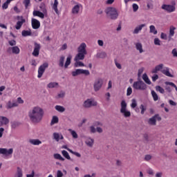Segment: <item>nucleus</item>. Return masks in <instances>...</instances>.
<instances>
[{"instance_id": "nucleus-63", "label": "nucleus", "mask_w": 177, "mask_h": 177, "mask_svg": "<svg viewBox=\"0 0 177 177\" xmlns=\"http://www.w3.org/2000/svg\"><path fill=\"white\" fill-rule=\"evenodd\" d=\"M153 117H155V120L157 121H161V117H160V115L156 114Z\"/></svg>"}, {"instance_id": "nucleus-44", "label": "nucleus", "mask_w": 177, "mask_h": 177, "mask_svg": "<svg viewBox=\"0 0 177 177\" xmlns=\"http://www.w3.org/2000/svg\"><path fill=\"white\" fill-rule=\"evenodd\" d=\"M81 74V69H76L75 71L72 72L73 77H77Z\"/></svg>"}, {"instance_id": "nucleus-50", "label": "nucleus", "mask_w": 177, "mask_h": 177, "mask_svg": "<svg viewBox=\"0 0 177 177\" xmlns=\"http://www.w3.org/2000/svg\"><path fill=\"white\" fill-rule=\"evenodd\" d=\"M136 106H138V103L136 102V100L133 99L131 106L132 109H135V107H136Z\"/></svg>"}, {"instance_id": "nucleus-42", "label": "nucleus", "mask_w": 177, "mask_h": 177, "mask_svg": "<svg viewBox=\"0 0 177 177\" xmlns=\"http://www.w3.org/2000/svg\"><path fill=\"white\" fill-rule=\"evenodd\" d=\"M59 67H64V56H61L59 57Z\"/></svg>"}, {"instance_id": "nucleus-12", "label": "nucleus", "mask_w": 177, "mask_h": 177, "mask_svg": "<svg viewBox=\"0 0 177 177\" xmlns=\"http://www.w3.org/2000/svg\"><path fill=\"white\" fill-rule=\"evenodd\" d=\"M8 53H13L14 55H19L20 53V48L17 46L9 47L7 50Z\"/></svg>"}, {"instance_id": "nucleus-13", "label": "nucleus", "mask_w": 177, "mask_h": 177, "mask_svg": "<svg viewBox=\"0 0 177 177\" xmlns=\"http://www.w3.org/2000/svg\"><path fill=\"white\" fill-rule=\"evenodd\" d=\"M0 154H4V156H10V154H13V149L10 148L8 150L6 148H0Z\"/></svg>"}, {"instance_id": "nucleus-16", "label": "nucleus", "mask_w": 177, "mask_h": 177, "mask_svg": "<svg viewBox=\"0 0 177 177\" xmlns=\"http://www.w3.org/2000/svg\"><path fill=\"white\" fill-rule=\"evenodd\" d=\"M57 6H59V1L57 0H54V3L52 6V9L54 10V12H55L56 15L59 16L60 15V12H59Z\"/></svg>"}, {"instance_id": "nucleus-6", "label": "nucleus", "mask_w": 177, "mask_h": 177, "mask_svg": "<svg viewBox=\"0 0 177 177\" xmlns=\"http://www.w3.org/2000/svg\"><path fill=\"white\" fill-rule=\"evenodd\" d=\"M120 106V113L123 114L124 117H125L126 118L129 117L131 115V112L127 110V102H125V100H122L121 102Z\"/></svg>"}, {"instance_id": "nucleus-58", "label": "nucleus", "mask_w": 177, "mask_h": 177, "mask_svg": "<svg viewBox=\"0 0 177 177\" xmlns=\"http://www.w3.org/2000/svg\"><path fill=\"white\" fill-rule=\"evenodd\" d=\"M165 91L168 92L169 93H171L172 92V88L169 86H166L165 88Z\"/></svg>"}, {"instance_id": "nucleus-57", "label": "nucleus", "mask_w": 177, "mask_h": 177, "mask_svg": "<svg viewBox=\"0 0 177 177\" xmlns=\"http://www.w3.org/2000/svg\"><path fill=\"white\" fill-rule=\"evenodd\" d=\"M17 103H18L19 104H23V103H24V100H23V99H21V97H19L17 98Z\"/></svg>"}, {"instance_id": "nucleus-1", "label": "nucleus", "mask_w": 177, "mask_h": 177, "mask_svg": "<svg viewBox=\"0 0 177 177\" xmlns=\"http://www.w3.org/2000/svg\"><path fill=\"white\" fill-rule=\"evenodd\" d=\"M45 112L39 106H35L28 112V117L33 124H39L42 121Z\"/></svg>"}, {"instance_id": "nucleus-35", "label": "nucleus", "mask_w": 177, "mask_h": 177, "mask_svg": "<svg viewBox=\"0 0 177 177\" xmlns=\"http://www.w3.org/2000/svg\"><path fill=\"white\" fill-rule=\"evenodd\" d=\"M150 32L154 34V35H157V30H156V26L154 25H151L149 26Z\"/></svg>"}, {"instance_id": "nucleus-31", "label": "nucleus", "mask_w": 177, "mask_h": 177, "mask_svg": "<svg viewBox=\"0 0 177 177\" xmlns=\"http://www.w3.org/2000/svg\"><path fill=\"white\" fill-rule=\"evenodd\" d=\"M68 131L71 133L73 139H78V134H77V132H75V131L71 129H69Z\"/></svg>"}, {"instance_id": "nucleus-49", "label": "nucleus", "mask_w": 177, "mask_h": 177, "mask_svg": "<svg viewBox=\"0 0 177 177\" xmlns=\"http://www.w3.org/2000/svg\"><path fill=\"white\" fill-rule=\"evenodd\" d=\"M64 95H66V93L63 91H61L57 96L56 97L57 99H62L63 97H64Z\"/></svg>"}, {"instance_id": "nucleus-34", "label": "nucleus", "mask_w": 177, "mask_h": 177, "mask_svg": "<svg viewBox=\"0 0 177 177\" xmlns=\"http://www.w3.org/2000/svg\"><path fill=\"white\" fill-rule=\"evenodd\" d=\"M54 158L55 160H59V161H64V158H63L59 153H55Z\"/></svg>"}, {"instance_id": "nucleus-52", "label": "nucleus", "mask_w": 177, "mask_h": 177, "mask_svg": "<svg viewBox=\"0 0 177 177\" xmlns=\"http://www.w3.org/2000/svg\"><path fill=\"white\" fill-rule=\"evenodd\" d=\"M8 44H9V45H10V46H16V40H14V39L10 40V41H8Z\"/></svg>"}, {"instance_id": "nucleus-32", "label": "nucleus", "mask_w": 177, "mask_h": 177, "mask_svg": "<svg viewBox=\"0 0 177 177\" xmlns=\"http://www.w3.org/2000/svg\"><path fill=\"white\" fill-rule=\"evenodd\" d=\"M62 154L66 158V160H71V157H70V155L68 154V152L66 150L62 151Z\"/></svg>"}, {"instance_id": "nucleus-54", "label": "nucleus", "mask_w": 177, "mask_h": 177, "mask_svg": "<svg viewBox=\"0 0 177 177\" xmlns=\"http://www.w3.org/2000/svg\"><path fill=\"white\" fill-rule=\"evenodd\" d=\"M160 42H161V41H160V39H158V38H155L154 39V44L155 45L160 46V45H161Z\"/></svg>"}, {"instance_id": "nucleus-38", "label": "nucleus", "mask_w": 177, "mask_h": 177, "mask_svg": "<svg viewBox=\"0 0 177 177\" xmlns=\"http://www.w3.org/2000/svg\"><path fill=\"white\" fill-rule=\"evenodd\" d=\"M59 122V118L57 116H53L50 122V125H55Z\"/></svg>"}, {"instance_id": "nucleus-9", "label": "nucleus", "mask_w": 177, "mask_h": 177, "mask_svg": "<svg viewBox=\"0 0 177 177\" xmlns=\"http://www.w3.org/2000/svg\"><path fill=\"white\" fill-rule=\"evenodd\" d=\"M41 50V44L37 42L34 43V50L32 53V56L35 57H38L39 56V51Z\"/></svg>"}, {"instance_id": "nucleus-26", "label": "nucleus", "mask_w": 177, "mask_h": 177, "mask_svg": "<svg viewBox=\"0 0 177 177\" xmlns=\"http://www.w3.org/2000/svg\"><path fill=\"white\" fill-rule=\"evenodd\" d=\"M72 56L71 55H68L66 58V61L65 62L64 64V68H68L69 65L71 64V59H72Z\"/></svg>"}, {"instance_id": "nucleus-53", "label": "nucleus", "mask_w": 177, "mask_h": 177, "mask_svg": "<svg viewBox=\"0 0 177 177\" xmlns=\"http://www.w3.org/2000/svg\"><path fill=\"white\" fill-rule=\"evenodd\" d=\"M139 9V6L136 3L133 4V12H138V10Z\"/></svg>"}, {"instance_id": "nucleus-47", "label": "nucleus", "mask_w": 177, "mask_h": 177, "mask_svg": "<svg viewBox=\"0 0 177 177\" xmlns=\"http://www.w3.org/2000/svg\"><path fill=\"white\" fill-rule=\"evenodd\" d=\"M80 74H84V75H89L91 73L88 70L80 69Z\"/></svg>"}, {"instance_id": "nucleus-15", "label": "nucleus", "mask_w": 177, "mask_h": 177, "mask_svg": "<svg viewBox=\"0 0 177 177\" xmlns=\"http://www.w3.org/2000/svg\"><path fill=\"white\" fill-rule=\"evenodd\" d=\"M97 102L91 100H87L84 102V106L86 108L92 107V106H97Z\"/></svg>"}, {"instance_id": "nucleus-33", "label": "nucleus", "mask_w": 177, "mask_h": 177, "mask_svg": "<svg viewBox=\"0 0 177 177\" xmlns=\"http://www.w3.org/2000/svg\"><path fill=\"white\" fill-rule=\"evenodd\" d=\"M15 177H23V171L20 167H17V174Z\"/></svg>"}, {"instance_id": "nucleus-43", "label": "nucleus", "mask_w": 177, "mask_h": 177, "mask_svg": "<svg viewBox=\"0 0 177 177\" xmlns=\"http://www.w3.org/2000/svg\"><path fill=\"white\" fill-rule=\"evenodd\" d=\"M151 95L154 102H157V100H158V95H157V93H156V91H151Z\"/></svg>"}, {"instance_id": "nucleus-59", "label": "nucleus", "mask_w": 177, "mask_h": 177, "mask_svg": "<svg viewBox=\"0 0 177 177\" xmlns=\"http://www.w3.org/2000/svg\"><path fill=\"white\" fill-rule=\"evenodd\" d=\"M57 177H63V172H62L60 170H57Z\"/></svg>"}, {"instance_id": "nucleus-7", "label": "nucleus", "mask_w": 177, "mask_h": 177, "mask_svg": "<svg viewBox=\"0 0 177 177\" xmlns=\"http://www.w3.org/2000/svg\"><path fill=\"white\" fill-rule=\"evenodd\" d=\"M48 66H49V64H48V63L46 62L39 67L37 78H41L42 75H44V73H45V70H46V68H48Z\"/></svg>"}, {"instance_id": "nucleus-19", "label": "nucleus", "mask_w": 177, "mask_h": 177, "mask_svg": "<svg viewBox=\"0 0 177 177\" xmlns=\"http://www.w3.org/2000/svg\"><path fill=\"white\" fill-rule=\"evenodd\" d=\"M161 73L166 75L167 77H174V75L169 73V68L165 67L164 69L161 70Z\"/></svg>"}, {"instance_id": "nucleus-27", "label": "nucleus", "mask_w": 177, "mask_h": 177, "mask_svg": "<svg viewBox=\"0 0 177 177\" xmlns=\"http://www.w3.org/2000/svg\"><path fill=\"white\" fill-rule=\"evenodd\" d=\"M142 80L146 82V84H148V85H151V81H150V79H149V76H147V74L145 73L142 75Z\"/></svg>"}, {"instance_id": "nucleus-3", "label": "nucleus", "mask_w": 177, "mask_h": 177, "mask_svg": "<svg viewBox=\"0 0 177 177\" xmlns=\"http://www.w3.org/2000/svg\"><path fill=\"white\" fill-rule=\"evenodd\" d=\"M39 10H34L32 12L33 16L39 17L40 19H45V16H48V10L46 9V5L41 3L39 6Z\"/></svg>"}, {"instance_id": "nucleus-46", "label": "nucleus", "mask_w": 177, "mask_h": 177, "mask_svg": "<svg viewBox=\"0 0 177 177\" xmlns=\"http://www.w3.org/2000/svg\"><path fill=\"white\" fill-rule=\"evenodd\" d=\"M30 2H31V0H24L23 3H24V5H25L26 9H27L28 8Z\"/></svg>"}, {"instance_id": "nucleus-37", "label": "nucleus", "mask_w": 177, "mask_h": 177, "mask_svg": "<svg viewBox=\"0 0 177 177\" xmlns=\"http://www.w3.org/2000/svg\"><path fill=\"white\" fill-rule=\"evenodd\" d=\"M21 35H22V37H30V35H31V31L30 30H22Z\"/></svg>"}, {"instance_id": "nucleus-64", "label": "nucleus", "mask_w": 177, "mask_h": 177, "mask_svg": "<svg viewBox=\"0 0 177 177\" xmlns=\"http://www.w3.org/2000/svg\"><path fill=\"white\" fill-rule=\"evenodd\" d=\"M156 80H158V75H153V77H152V81L153 82H156Z\"/></svg>"}, {"instance_id": "nucleus-40", "label": "nucleus", "mask_w": 177, "mask_h": 177, "mask_svg": "<svg viewBox=\"0 0 177 177\" xmlns=\"http://www.w3.org/2000/svg\"><path fill=\"white\" fill-rule=\"evenodd\" d=\"M97 57H100V59H104L105 57H106L107 54L106 53V52L102 51V52L98 53L97 55Z\"/></svg>"}, {"instance_id": "nucleus-8", "label": "nucleus", "mask_w": 177, "mask_h": 177, "mask_svg": "<svg viewBox=\"0 0 177 177\" xmlns=\"http://www.w3.org/2000/svg\"><path fill=\"white\" fill-rule=\"evenodd\" d=\"M17 19L18 21L17 22V24L15 25L16 30H20L21 27L23 26V24L26 23V19L23 16H17Z\"/></svg>"}, {"instance_id": "nucleus-61", "label": "nucleus", "mask_w": 177, "mask_h": 177, "mask_svg": "<svg viewBox=\"0 0 177 177\" xmlns=\"http://www.w3.org/2000/svg\"><path fill=\"white\" fill-rule=\"evenodd\" d=\"M171 53L174 57H177V51L176 48L172 50Z\"/></svg>"}, {"instance_id": "nucleus-48", "label": "nucleus", "mask_w": 177, "mask_h": 177, "mask_svg": "<svg viewBox=\"0 0 177 177\" xmlns=\"http://www.w3.org/2000/svg\"><path fill=\"white\" fill-rule=\"evenodd\" d=\"M9 3H10L6 0V1L2 5V9H8V8H9Z\"/></svg>"}, {"instance_id": "nucleus-11", "label": "nucleus", "mask_w": 177, "mask_h": 177, "mask_svg": "<svg viewBox=\"0 0 177 177\" xmlns=\"http://www.w3.org/2000/svg\"><path fill=\"white\" fill-rule=\"evenodd\" d=\"M31 24L32 28H33V30H38V28L41 27V22H39L38 19L35 18L31 19Z\"/></svg>"}, {"instance_id": "nucleus-2", "label": "nucleus", "mask_w": 177, "mask_h": 177, "mask_svg": "<svg viewBox=\"0 0 177 177\" xmlns=\"http://www.w3.org/2000/svg\"><path fill=\"white\" fill-rule=\"evenodd\" d=\"M77 54L75 55L74 60H84L86 55V44L82 43L77 48Z\"/></svg>"}, {"instance_id": "nucleus-41", "label": "nucleus", "mask_w": 177, "mask_h": 177, "mask_svg": "<svg viewBox=\"0 0 177 177\" xmlns=\"http://www.w3.org/2000/svg\"><path fill=\"white\" fill-rule=\"evenodd\" d=\"M86 143L87 146L92 147L93 146V139L88 138L86 141Z\"/></svg>"}, {"instance_id": "nucleus-29", "label": "nucleus", "mask_w": 177, "mask_h": 177, "mask_svg": "<svg viewBox=\"0 0 177 177\" xmlns=\"http://www.w3.org/2000/svg\"><path fill=\"white\" fill-rule=\"evenodd\" d=\"M148 124H149V125H156L157 120H156V117L153 116L152 118H149Z\"/></svg>"}, {"instance_id": "nucleus-25", "label": "nucleus", "mask_w": 177, "mask_h": 177, "mask_svg": "<svg viewBox=\"0 0 177 177\" xmlns=\"http://www.w3.org/2000/svg\"><path fill=\"white\" fill-rule=\"evenodd\" d=\"M136 48L138 50L140 53H143V46L141 44V43H136Z\"/></svg>"}, {"instance_id": "nucleus-20", "label": "nucleus", "mask_w": 177, "mask_h": 177, "mask_svg": "<svg viewBox=\"0 0 177 177\" xmlns=\"http://www.w3.org/2000/svg\"><path fill=\"white\" fill-rule=\"evenodd\" d=\"M176 30V28H175L174 26H171L169 27V41H171V39L174 35H175V30Z\"/></svg>"}, {"instance_id": "nucleus-10", "label": "nucleus", "mask_w": 177, "mask_h": 177, "mask_svg": "<svg viewBox=\"0 0 177 177\" xmlns=\"http://www.w3.org/2000/svg\"><path fill=\"white\" fill-rule=\"evenodd\" d=\"M103 85V80L102 79H97L93 85L94 91L95 92H97V91L100 90V88H102Z\"/></svg>"}, {"instance_id": "nucleus-45", "label": "nucleus", "mask_w": 177, "mask_h": 177, "mask_svg": "<svg viewBox=\"0 0 177 177\" xmlns=\"http://www.w3.org/2000/svg\"><path fill=\"white\" fill-rule=\"evenodd\" d=\"M57 85H59V84L57 82H50L48 84V88H55L57 86Z\"/></svg>"}, {"instance_id": "nucleus-4", "label": "nucleus", "mask_w": 177, "mask_h": 177, "mask_svg": "<svg viewBox=\"0 0 177 177\" xmlns=\"http://www.w3.org/2000/svg\"><path fill=\"white\" fill-rule=\"evenodd\" d=\"M106 13L112 20H115L118 18V12L115 8L109 7L106 10Z\"/></svg>"}, {"instance_id": "nucleus-28", "label": "nucleus", "mask_w": 177, "mask_h": 177, "mask_svg": "<svg viewBox=\"0 0 177 177\" xmlns=\"http://www.w3.org/2000/svg\"><path fill=\"white\" fill-rule=\"evenodd\" d=\"M72 13L73 15H78V13H80V6H75L72 9Z\"/></svg>"}, {"instance_id": "nucleus-56", "label": "nucleus", "mask_w": 177, "mask_h": 177, "mask_svg": "<svg viewBox=\"0 0 177 177\" xmlns=\"http://www.w3.org/2000/svg\"><path fill=\"white\" fill-rule=\"evenodd\" d=\"M140 109H141V114H145V111H146V108H145V106L141 104Z\"/></svg>"}, {"instance_id": "nucleus-60", "label": "nucleus", "mask_w": 177, "mask_h": 177, "mask_svg": "<svg viewBox=\"0 0 177 177\" xmlns=\"http://www.w3.org/2000/svg\"><path fill=\"white\" fill-rule=\"evenodd\" d=\"M145 160V161H150V160H151V155H146Z\"/></svg>"}, {"instance_id": "nucleus-18", "label": "nucleus", "mask_w": 177, "mask_h": 177, "mask_svg": "<svg viewBox=\"0 0 177 177\" xmlns=\"http://www.w3.org/2000/svg\"><path fill=\"white\" fill-rule=\"evenodd\" d=\"M53 139H55L56 142H59V140H63V139H64V137H63V135L59 133H53Z\"/></svg>"}, {"instance_id": "nucleus-17", "label": "nucleus", "mask_w": 177, "mask_h": 177, "mask_svg": "<svg viewBox=\"0 0 177 177\" xmlns=\"http://www.w3.org/2000/svg\"><path fill=\"white\" fill-rule=\"evenodd\" d=\"M8 124H9V119L5 116H0V127L8 125Z\"/></svg>"}, {"instance_id": "nucleus-51", "label": "nucleus", "mask_w": 177, "mask_h": 177, "mask_svg": "<svg viewBox=\"0 0 177 177\" xmlns=\"http://www.w3.org/2000/svg\"><path fill=\"white\" fill-rule=\"evenodd\" d=\"M132 95V88L128 87L127 91V96H131Z\"/></svg>"}, {"instance_id": "nucleus-14", "label": "nucleus", "mask_w": 177, "mask_h": 177, "mask_svg": "<svg viewBox=\"0 0 177 177\" xmlns=\"http://www.w3.org/2000/svg\"><path fill=\"white\" fill-rule=\"evenodd\" d=\"M162 9L167 10V12H169V13H171L172 12H175V6H171V5L164 4L162 6Z\"/></svg>"}, {"instance_id": "nucleus-22", "label": "nucleus", "mask_w": 177, "mask_h": 177, "mask_svg": "<svg viewBox=\"0 0 177 177\" xmlns=\"http://www.w3.org/2000/svg\"><path fill=\"white\" fill-rule=\"evenodd\" d=\"M19 106V104L17 102H13L8 101L6 104V109H13V107H17Z\"/></svg>"}, {"instance_id": "nucleus-36", "label": "nucleus", "mask_w": 177, "mask_h": 177, "mask_svg": "<svg viewBox=\"0 0 177 177\" xmlns=\"http://www.w3.org/2000/svg\"><path fill=\"white\" fill-rule=\"evenodd\" d=\"M55 110H57V111H59L60 113H64V111H66V109L60 105L55 106Z\"/></svg>"}, {"instance_id": "nucleus-24", "label": "nucleus", "mask_w": 177, "mask_h": 177, "mask_svg": "<svg viewBox=\"0 0 177 177\" xmlns=\"http://www.w3.org/2000/svg\"><path fill=\"white\" fill-rule=\"evenodd\" d=\"M29 142L31 145H33L34 146H39V145H41V143H42V142H41V140H38V139H32L29 140Z\"/></svg>"}, {"instance_id": "nucleus-62", "label": "nucleus", "mask_w": 177, "mask_h": 177, "mask_svg": "<svg viewBox=\"0 0 177 177\" xmlns=\"http://www.w3.org/2000/svg\"><path fill=\"white\" fill-rule=\"evenodd\" d=\"M171 53L174 57H177V51L176 48L172 50Z\"/></svg>"}, {"instance_id": "nucleus-5", "label": "nucleus", "mask_w": 177, "mask_h": 177, "mask_svg": "<svg viewBox=\"0 0 177 177\" xmlns=\"http://www.w3.org/2000/svg\"><path fill=\"white\" fill-rule=\"evenodd\" d=\"M133 88L136 91H146V89H147V85H146L143 81L140 80L133 82Z\"/></svg>"}, {"instance_id": "nucleus-39", "label": "nucleus", "mask_w": 177, "mask_h": 177, "mask_svg": "<svg viewBox=\"0 0 177 177\" xmlns=\"http://www.w3.org/2000/svg\"><path fill=\"white\" fill-rule=\"evenodd\" d=\"M75 67H85V64L80 62V60H75Z\"/></svg>"}, {"instance_id": "nucleus-55", "label": "nucleus", "mask_w": 177, "mask_h": 177, "mask_svg": "<svg viewBox=\"0 0 177 177\" xmlns=\"http://www.w3.org/2000/svg\"><path fill=\"white\" fill-rule=\"evenodd\" d=\"M160 38L162 39H167L168 37L167 36V34H165L164 32H162L161 35H160Z\"/></svg>"}, {"instance_id": "nucleus-21", "label": "nucleus", "mask_w": 177, "mask_h": 177, "mask_svg": "<svg viewBox=\"0 0 177 177\" xmlns=\"http://www.w3.org/2000/svg\"><path fill=\"white\" fill-rule=\"evenodd\" d=\"M143 27H146V24H142L141 25L138 26L133 30V34H139L140 31H142Z\"/></svg>"}, {"instance_id": "nucleus-23", "label": "nucleus", "mask_w": 177, "mask_h": 177, "mask_svg": "<svg viewBox=\"0 0 177 177\" xmlns=\"http://www.w3.org/2000/svg\"><path fill=\"white\" fill-rule=\"evenodd\" d=\"M164 67V64H160L159 65H157L154 69L152 70L153 74L157 73L158 71H161L162 70V68Z\"/></svg>"}, {"instance_id": "nucleus-30", "label": "nucleus", "mask_w": 177, "mask_h": 177, "mask_svg": "<svg viewBox=\"0 0 177 177\" xmlns=\"http://www.w3.org/2000/svg\"><path fill=\"white\" fill-rule=\"evenodd\" d=\"M156 91L159 92L160 93L164 94L165 93V90L161 87V86H156L155 87Z\"/></svg>"}]
</instances>
